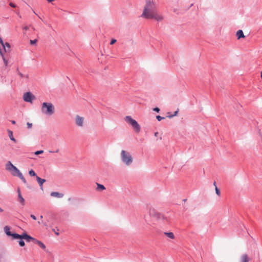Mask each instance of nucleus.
Instances as JSON below:
<instances>
[{
	"label": "nucleus",
	"instance_id": "nucleus-1",
	"mask_svg": "<svg viewBox=\"0 0 262 262\" xmlns=\"http://www.w3.org/2000/svg\"><path fill=\"white\" fill-rule=\"evenodd\" d=\"M141 17L146 19H154L158 21L163 19V16L156 11L155 4L151 0H146V4Z\"/></svg>",
	"mask_w": 262,
	"mask_h": 262
},
{
	"label": "nucleus",
	"instance_id": "nucleus-2",
	"mask_svg": "<svg viewBox=\"0 0 262 262\" xmlns=\"http://www.w3.org/2000/svg\"><path fill=\"white\" fill-rule=\"evenodd\" d=\"M4 231L7 235L12 236V239H25L27 242L33 241V243L35 241V238L30 236L26 233H24L21 235H19L17 233H12L10 231V228L9 226H6L4 227Z\"/></svg>",
	"mask_w": 262,
	"mask_h": 262
},
{
	"label": "nucleus",
	"instance_id": "nucleus-3",
	"mask_svg": "<svg viewBox=\"0 0 262 262\" xmlns=\"http://www.w3.org/2000/svg\"><path fill=\"white\" fill-rule=\"evenodd\" d=\"M120 158L122 163L126 166H130L134 161L131 154L125 150H122L120 152Z\"/></svg>",
	"mask_w": 262,
	"mask_h": 262
},
{
	"label": "nucleus",
	"instance_id": "nucleus-4",
	"mask_svg": "<svg viewBox=\"0 0 262 262\" xmlns=\"http://www.w3.org/2000/svg\"><path fill=\"white\" fill-rule=\"evenodd\" d=\"M55 107L51 102H43L41 104V112L42 114L51 116L55 113Z\"/></svg>",
	"mask_w": 262,
	"mask_h": 262
},
{
	"label": "nucleus",
	"instance_id": "nucleus-5",
	"mask_svg": "<svg viewBox=\"0 0 262 262\" xmlns=\"http://www.w3.org/2000/svg\"><path fill=\"white\" fill-rule=\"evenodd\" d=\"M125 120L130 125L132 126L135 130L139 133L141 130L140 125L139 123L134 119H133L130 116H127L125 118Z\"/></svg>",
	"mask_w": 262,
	"mask_h": 262
},
{
	"label": "nucleus",
	"instance_id": "nucleus-6",
	"mask_svg": "<svg viewBox=\"0 0 262 262\" xmlns=\"http://www.w3.org/2000/svg\"><path fill=\"white\" fill-rule=\"evenodd\" d=\"M11 172L13 176L18 177L25 184L27 183V181L23 176L22 173L16 166L14 167L12 172Z\"/></svg>",
	"mask_w": 262,
	"mask_h": 262
},
{
	"label": "nucleus",
	"instance_id": "nucleus-7",
	"mask_svg": "<svg viewBox=\"0 0 262 262\" xmlns=\"http://www.w3.org/2000/svg\"><path fill=\"white\" fill-rule=\"evenodd\" d=\"M23 98L25 101L32 103L35 99V96L31 92H27L24 94Z\"/></svg>",
	"mask_w": 262,
	"mask_h": 262
},
{
	"label": "nucleus",
	"instance_id": "nucleus-8",
	"mask_svg": "<svg viewBox=\"0 0 262 262\" xmlns=\"http://www.w3.org/2000/svg\"><path fill=\"white\" fill-rule=\"evenodd\" d=\"M75 123L77 126L79 127H83L84 125V119L83 117H81L79 115H77L75 117Z\"/></svg>",
	"mask_w": 262,
	"mask_h": 262
},
{
	"label": "nucleus",
	"instance_id": "nucleus-9",
	"mask_svg": "<svg viewBox=\"0 0 262 262\" xmlns=\"http://www.w3.org/2000/svg\"><path fill=\"white\" fill-rule=\"evenodd\" d=\"M14 167L10 161H8L6 164V169L10 172H12Z\"/></svg>",
	"mask_w": 262,
	"mask_h": 262
},
{
	"label": "nucleus",
	"instance_id": "nucleus-10",
	"mask_svg": "<svg viewBox=\"0 0 262 262\" xmlns=\"http://www.w3.org/2000/svg\"><path fill=\"white\" fill-rule=\"evenodd\" d=\"M250 258L247 254H243L241 257V262H249Z\"/></svg>",
	"mask_w": 262,
	"mask_h": 262
},
{
	"label": "nucleus",
	"instance_id": "nucleus-11",
	"mask_svg": "<svg viewBox=\"0 0 262 262\" xmlns=\"http://www.w3.org/2000/svg\"><path fill=\"white\" fill-rule=\"evenodd\" d=\"M36 180L39 186L40 187L41 189H42V185L43 184L46 182V180L41 179L38 176H36Z\"/></svg>",
	"mask_w": 262,
	"mask_h": 262
},
{
	"label": "nucleus",
	"instance_id": "nucleus-12",
	"mask_svg": "<svg viewBox=\"0 0 262 262\" xmlns=\"http://www.w3.org/2000/svg\"><path fill=\"white\" fill-rule=\"evenodd\" d=\"M50 195L51 196L57 198H61L63 196V194L59 193L58 192H52Z\"/></svg>",
	"mask_w": 262,
	"mask_h": 262
},
{
	"label": "nucleus",
	"instance_id": "nucleus-13",
	"mask_svg": "<svg viewBox=\"0 0 262 262\" xmlns=\"http://www.w3.org/2000/svg\"><path fill=\"white\" fill-rule=\"evenodd\" d=\"M236 36L238 39L245 37V35L242 30H239L236 32Z\"/></svg>",
	"mask_w": 262,
	"mask_h": 262
},
{
	"label": "nucleus",
	"instance_id": "nucleus-14",
	"mask_svg": "<svg viewBox=\"0 0 262 262\" xmlns=\"http://www.w3.org/2000/svg\"><path fill=\"white\" fill-rule=\"evenodd\" d=\"M164 235H165L167 237L170 238V239H174V235L173 233L171 232H164Z\"/></svg>",
	"mask_w": 262,
	"mask_h": 262
},
{
	"label": "nucleus",
	"instance_id": "nucleus-15",
	"mask_svg": "<svg viewBox=\"0 0 262 262\" xmlns=\"http://www.w3.org/2000/svg\"><path fill=\"white\" fill-rule=\"evenodd\" d=\"M34 243L38 244L40 246V247L43 249H45L46 248V246L44 244L36 239Z\"/></svg>",
	"mask_w": 262,
	"mask_h": 262
},
{
	"label": "nucleus",
	"instance_id": "nucleus-16",
	"mask_svg": "<svg viewBox=\"0 0 262 262\" xmlns=\"http://www.w3.org/2000/svg\"><path fill=\"white\" fill-rule=\"evenodd\" d=\"M18 199L22 205H25V201L24 198L23 197L21 194H19V195H18Z\"/></svg>",
	"mask_w": 262,
	"mask_h": 262
},
{
	"label": "nucleus",
	"instance_id": "nucleus-17",
	"mask_svg": "<svg viewBox=\"0 0 262 262\" xmlns=\"http://www.w3.org/2000/svg\"><path fill=\"white\" fill-rule=\"evenodd\" d=\"M8 132L9 137L10 140H12V141L14 142H16V140L13 137V132L12 131H11V130H9L8 131Z\"/></svg>",
	"mask_w": 262,
	"mask_h": 262
},
{
	"label": "nucleus",
	"instance_id": "nucleus-18",
	"mask_svg": "<svg viewBox=\"0 0 262 262\" xmlns=\"http://www.w3.org/2000/svg\"><path fill=\"white\" fill-rule=\"evenodd\" d=\"M97 184V190H104L105 189V187H104V185H102V184H99V183H96Z\"/></svg>",
	"mask_w": 262,
	"mask_h": 262
},
{
	"label": "nucleus",
	"instance_id": "nucleus-19",
	"mask_svg": "<svg viewBox=\"0 0 262 262\" xmlns=\"http://www.w3.org/2000/svg\"><path fill=\"white\" fill-rule=\"evenodd\" d=\"M3 58V61L4 62V64L5 66H8V59L6 58V57L5 56V55L4 54L1 55Z\"/></svg>",
	"mask_w": 262,
	"mask_h": 262
},
{
	"label": "nucleus",
	"instance_id": "nucleus-20",
	"mask_svg": "<svg viewBox=\"0 0 262 262\" xmlns=\"http://www.w3.org/2000/svg\"><path fill=\"white\" fill-rule=\"evenodd\" d=\"M29 174L31 177H34V176H36V177L37 176L36 175V173L35 172V171L33 170H32V169H31L30 170H29Z\"/></svg>",
	"mask_w": 262,
	"mask_h": 262
},
{
	"label": "nucleus",
	"instance_id": "nucleus-21",
	"mask_svg": "<svg viewBox=\"0 0 262 262\" xmlns=\"http://www.w3.org/2000/svg\"><path fill=\"white\" fill-rule=\"evenodd\" d=\"M178 112H179V110L178 109L176 111H175V112H174V114H173V115H169V116H168V117H169V118H172V117H174V116H177V114H178Z\"/></svg>",
	"mask_w": 262,
	"mask_h": 262
},
{
	"label": "nucleus",
	"instance_id": "nucleus-22",
	"mask_svg": "<svg viewBox=\"0 0 262 262\" xmlns=\"http://www.w3.org/2000/svg\"><path fill=\"white\" fill-rule=\"evenodd\" d=\"M23 239H20V240L19 241V245L21 247H23L24 246H25V242Z\"/></svg>",
	"mask_w": 262,
	"mask_h": 262
},
{
	"label": "nucleus",
	"instance_id": "nucleus-23",
	"mask_svg": "<svg viewBox=\"0 0 262 262\" xmlns=\"http://www.w3.org/2000/svg\"><path fill=\"white\" fill-rule=\"evenodd\" d=\"M43 152V150H38V151H36L35 152V155H38L39 154H42Z\"/></svg>",
	"mask_w": 262,
	"mask_h": 262
},
{
	"label": "nucleus",
	"instance_id": "nucleus-24",
	"mask_svg": "<svg viewBox=\"0 0 262 262\" xmlns=\"http://www.w3.org/2000/svg\"><path fill=\"white\" fill-rule=\"evenodd\" d=\"M215 192L217 195H218L219 196L220 195V191L216 186H215Z\"/></svg>",
	"mask_w": 262,
	"mask_h": 262
},
{
	"label": "nucleus",
	"instance_id": "nucleus-25",
	"mask_svg": "<svg viewBox=\"0 0 262 262\" xmlns=\"http://www.w3.org/2000/svg\"><path fill=\"white\" fill-rule=\"evenodd\" d=\"M37 39L30 40V43L32 45H35L37 42Z\"/></svg>",
	"mask_w": 262,
	"mask_h": 262
},
{
	"label": "nucleus",
	"instance_id": "nucleus-26",
	"mask_svg": "<svg viewBox=\"0 0 262 262\" xmlns=\"http://www.w3.org/2000/svg\"><path fill=\"white\" fill-rule=\"evenodd\" d=\"M17 72H18V75L20 76V77L21 78H24L25 77V76L22 74L21 73H20L19 71H18V69H17Z\"/></svg>",
	"mask_w": 262,
	"mask_h": 262
},
{
	"label": "nucleus",
	"instance_id": "nucleus-27",
	"mask_svg": "<svg viewBox=\"0 0 262 262\" xmlns=\"http://www.w3.org/2000/svg\"><path fill=\"white\" fill-rule=\"evenodd\" d=\"M156 118L157 119V120L160 121L161 120H162V119H163L164 118L163 117H161L160 116H156Z\"/></svg>",
	"mask_w": 262,
	"mask_h": 262
},
{
	"label": "nucleus",
	"instance_id": "nucleus-28",
	"mask_svg": "<svg viewBox=\"0 0 262 262\" xmlns=\"http://www.w3.org/2000/svg\"><path fill=\"white\" fill-rule=\"evenodd\" d=\"M117 41L116 39H112L110 42L111 45L114 44Z\"/></svg>",
	"mask_w": 262,
	"mask_h": 262
},
{
	"label": "nucleus",
	"instance_id": "nucleus-29",
	"mask_svg": "<svg viewBox=\"0 0 262 262\" xmlns=\"http://www.w3.org/2000/svg\"><path fill=\"white\" fill-rule=\"evenodd\" d=\"M27 125L28 128H31L32 126V124L29 122H28Z\"/></svg>",
	"mask_w": 262,
	"mask_h": 262
},
{
	"label": "nucleus",
	"instance_id": "nucleus-30",
	"mask_svg": "<svg viewBox=\"0 0 262 262\" xmlns=\"http://www.w3.org/2000/svg\"><path fill=\"white\" fill-rule=\"evenodd\" d=\"M9 5H10L11 7H13V8H15V7H16V5H15L14 4H13V3H10L9 4Z\"/></svg>",
	"mask_w": 262,
	"mask_h": 262
},
{
	"label": "nucleus",
	"instance_id": "nucleus-31",
	"mask_svg": "<svg viewBox=\"0 0 262 262\" xmlns=\"http://www.w3.org/2000/svg\"><path fill=\"white\" fill-rule=\"evenodd\" d=\"M153 110L157 112H159L160 111V109L158 107H155L153 109Z\"/></svg>",
	"mask_w": 262,
	"mask_h": 262
},
{
	"label": "nucleus",
	"instance_id": "nucleus-32",
	"mask_svg": "<svg viewBox=\"0 0 262 262\" xmlns=\"http://www.w3.org/2000/svg\"><path fill=\"white\" fill-rule=\"evenodd\" d=\"M30 216H31V217L32 219H33V220H36V216H35V215H34L31 214Z\"/></svg>",
	"mask_w": 262,
	"mask_h": 262
},
{
	"label": "nucleus",
	"instance_id": "nucleus-33",
	"mask_svg": "<svg viewBox=\"0 0 262 262\" xmlns=\"http://www.w3.org/2000/svg\"><path fill=\"white\" fill-rule=\"evenodd\" d=\"M17 193H18V195H19V194H21L20 190V189H19V188H18V189H17Z\"/></svg>",
	"mask_w": 262,
	"mask_h": 262
},
{
	"label": "nucleus",
	"instance_id": "nucleus-34",
	"mask_svg": "<svg viewBox=\"0 0 262 262\" xmlns=\"http://www.w3.org/2000/svg\"><path fill=\"white\" fill-rule=\"evenodd\" d=\"M156 215L158 217L160 218V216H162L161 214H159V213H157L156 214Z\"/></svg>",
	"mask_w": 262,
	"mask_h": 262
},
{
	"label": "nucleus",
	"instance_id": "nucleus-35",
	"mask_svg": "<svg viewBox=\"0 0 262 262\" xmlns=\"http://www.w3.org/2000/svg\"><path fill=\"white\" fill-rule=\"evenodd\" d=\"M24 29H25V30H27L28 29V26H26L24 28Z\"/></svg>",
	"mask_w": 262,
	"mask_h": 262
},
{
	"label": "nucleus",
	"instance_id": "nucleus-36",
	"mask_svg": "<svg viewBox=\"0 0 262 262\" xmlns=\"http://www.w3.org/2000/svg\"><path fill=\"white\" fill-rule=\"evenodd\" d=\"M53 231H54V232H55V234L56 235H58L59 234L58 232H57V231H55V229H53Z\"/></svg>",
	"mask_w": 262,
	"mask_h": 262
},
{
	"label": "nucleus",
	"instance_id": "nucleus-37",
	"mask_svg": "<svg viewBox=\"0 0 262 262\" xmlns=\"http://www.w3.org/2000/svg\"><path fill=\"white\" fill-rule=\"evenodd\" d=\"M53 231H54V232H55V234L56 235H58L59 234L58 232H57V231H55V229H53Z\"/></svg>",
	"mask_w": 262,
	"mask_h": 262
},
{
	"label": "nucleus",
	"instance_id": "nucleus-38",
	"mask_svg": "<svg viewBox=\"0 0 262 262\" xmlns=\"http://www.w3.org/2000/svg\"><path fill=\"white\" fill-rule=\"evenodd\" d=\"M53 231H54V232H55V234L56 235H58L59 234L58 232H57V231H55V229H53Z\"/></svg>",
	"mask_w": 262,
	"mask_h": 262
},
{
	"label": "nucleus",
	"instance_id": "nucleus-39",
	"mask_svg": "<svg viewBox=\"0 0 262 262\" xmlns=\"http://www.w3.org/2000/svg\"><path fill=\"white\" fill-rule=\"evenodd\" d=\"M11 122H12V124H15V123H16V122H15L14 120H12V121H11Z\"/></svg>",
	"mask_w": 262,
	"mask_h": 262
},
{
	"label": "nucleus",
	"instance_id": "nucleus-40",
	"mask_svg": "<svg viewBox=\"0 0 262 262\" xmlns=\"http://www.w3.org/2000/svg\"><path fill=\"white\" fill-rule=\"evenodd\" d=\"M3 211H4V210L2 208L0 207V212H3Z\"/></svg>",
	"mask_w": 262,
	"mask_h": 262
},
{
	"label": "nucleus",
	"instance_id": "nucleus-41",
	"mask_svg": "<svg viewBox=\"0 0 262 262\" xmlns=\"http://www.w3.org/2000/svg\"><path fill=\"white\" fill-rule=\"evenodd\" d=\"M49 2H52L54 1V0H47Z\"/></svg>",
	"mask_w": 262,
	"mask_h": 262
},
{
	"label": "nucleus",
	"instance_id": "nucleus-42",
	"mask_svg": "<svg viewBox=\"0 0 262 262\" xmlns=\"http://www.w3.org/2000/svg\"><path fill=\"white\" fill-rule=\"evenodd\" d=\"M58 151H59V150H58V149H57V150H56L55 152H58Z\"/></svg>",
	"mask_w": 262,
	"mask_h": 262
},
{
	"label": "nucleus",
	"instance_id": "nucleus-43",
	"mask_svg": "<svg viewBox=\"0 0 262 262\" xmlns=\"http://www.w3.org/2000/svg\"><path fill=\"white\" fill-rule=\"evenodd\" d=\"M157 134H158V133H156L155 134V136H157Z\"/></svg>",
	"mask_w": 262,
	"mask_h": 262
},
{
	"label": "nucleus",
	"instance_id": "nucleus-44",
	"mask_svg": "<svg viewBox=\"0 0 262 262\" xmlns=\"http://www.w3.org/2000/svg\"><path fill=\"white\" fill-rule=\"evenodd\" d=\"M43 217L42 215L40 216V219H42Z\"/></svg>",
	"mask_w": 262,
	"mask_h": 262
},
{
	"label": "nucleus",
	"instance_id": "nucleus-45",
	"mask_svg": "<svg viewBox=\"0 0 262 262\" xmlns=\"http://www.w3.org/2000/svg\"><path fill=\"white\" fill-rule=\"evenodd\" d=\"M50 152H54V151H50Z\"/></svg>",
	"mask_w": 262,
	"mask_h": 262
}]
</instances>
